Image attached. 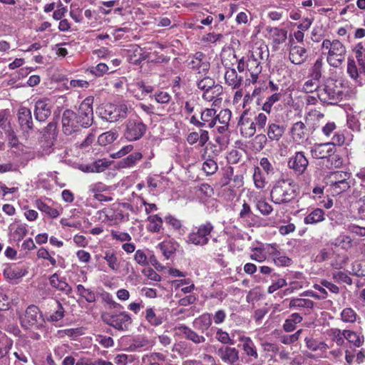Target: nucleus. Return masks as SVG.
Instances as JSON below:
<instances>
[{
    "label": "nucleus",
    "mask_w": 365,
    "mask_h": 365,
    "mask_svg": "<svg viewBox=\"0 0 365 365\" xmlns=\"http://www.w3.org/2000/svg\"><path fill=\"white\" fill-rule=\"evenodd\" d=\"M290 133L292 140L298 144L302 143L307 139V128L304 123L302 121H298L293 124Z\"/></svg>",
    "instance_id": "nucleus-22"
},
{
    "label": "nucleus",
    "mask_w": 365,
    "mask_h": 365,
    "mask_svg": "<svg viewBox=\"0 0 365 365\" xmlns=\"http://www.w3.org/2000/svg\"><path fill=\"white\" fill-rule=\"evenodd\" d=\"M215 339L217 341L223 344L234 345L235 344L231 335L220 328H216Z\"/></svg>",
    "instance_id": "nucleus-42"
},
{
    "label": "nucleus",
    "mask_w": 365,
    "mask_h": 365,
    "mask_svg": "<svg viewBox=\"0 0 365 365\" xmlns=\"http://www.w3.org/2000/svg\"><path fill=\"white\" fill-rule=\"evenodd\" d=\"M213 230L214 226L210 222L193 226L187 235L186 242L195 246H205L210 241V237Z\"/></svg>",
    "instance_id": "nucleus-5"
},
{
    "label": "nucleus",
    "mask_w": 365,
    "mask_h": 365,
    "mask_svg": "<svg viewBox=\"0 0 365 365\" xmlns=\"http://www.w3.org/2000/svg\"><path fill=\"white\" fill-rule=\"evenodd\" d=\"M225 80L228 86L235 88L240 86L242 78L241 77H238L237 73L235 69H228L225 72Z\"/></svg>",
    "instance_id": "nucleus-38"
},
{
    "label": "nucleus",
    "mask_w": 365,
    "mask_h": 365,
    "mask_svg": "<svg viewBox=\"0 0 365 365\" xmlns=\"http://www.w3.org/2000/svg\"><path fill=\"white\" fill-rule=\"evenodd\" d=\"M319 80V79L312 78V79L307 81L303 85V91L306 93H313L314 91H317V95L318 96V89L320 88L318 86Z\"/></svg>",
    "instance_id": "nucleus-56"
},
{
    "label": "nucleus",
    "mask_w": 365,
    "mask_h": 365,
    "mask_svg": "<svg viewBox=\"0 0 365 365\" xmlns=\"http://www.w3.org/2000/svg\"><path fill=\"white\" fill-rule=\"evenodd\" d=\"M166 356L161 353L153 352L150 354L145 355L143 357V361L148 363V365L164 362Z\"/></svg>",
    "instance_id": "nucleus-48"
},
{
    "label": "nucleus",
    "mask_w": 365,
    "mask_h": 365,
    "mask_svg": "<svg viewBox=\"0 0 365 365\" xmlns=\"http://www.w3.org/2000/svg\"><path fill=\"white\" fill-rule=\"evenodd\" d=\"M26 273L24 268L16 265L10 266L4 271L5 277L11 280L19 279L23 277Z\"/></svg>",
    "instance_id": "nucleus-33"
},
{
    "label": "nucleus",
    "mask_w": 365,
    "mask_h": 365,
    "mask_svg": "<svg viewBox=\"0 0 365 365\" xmlns=\"http://www.w3.org/2000/svg\"><path fill=\"white\" fill-rule=\"evenodd\" d=\"M216 110L213 108H205L201 112V123L202 127L212 128L216 125Z\"/></svg>",
    "instance_id": "nucleus-29"
},
{
    "label": "nucleus",
    "mask_w": 365,
    "mask_h": 365,
    "mask_svg": "<svg viewBox=\"0 0 365 365\" xmlns=\"http://www.w3.org/2000/svg\"><path fill=\"white\" fill-rule=\"evenodd\" d=\"M216 122L218 121L222 125H229L232 112L229 109H223L221 110L218 114H216Z\"/></svg>",
    "instance_id": "nucleus-58"
},
{
    "label": "nucleus",
    "mask_w": 365,
    "mask_h": 365,
    "mask_svg": "<svg viewBox=\"0 0 365 365\" xmlns=\"http://www.w3.org/2000/svg\"><path fill=\"white\" fill-rule=\"evenodd\" d=\"M108 66L103 63H100L96 66H91L88 71L96 76H102L108 71Z\"/></svg>",
    "instance_id": "nucleus-57"
},
{
    "label": "nucleus",
    "mask_w": 365,
    "mask_h": 365,
    "mask_svg": "<svg viewBox=\"0 0 365 365\" xmlns=\"http://www.w3.org/2000/svg\"><path fill=\"white\" fill-rule=\"evenodd\" d=\"M253 180L255 182V185L258 189H263L266 185L267 181L264 176V175L260 171L259 168H256L255 169V173L253 175Z\"/></svg>",
    "instance_id": "nucleus-52"
},
{
    "label": "nucleus",
    "mask_w": 365,
    "mask_h": 365,
    "mask_svg": "<svg viewBox=\"0 0 365 365\" xmlns=\"http://www.w3.org/2000/svg\"><path fill=\"white\" fill-rule=\"evenodd\" d=\"M153 344L145 337H140L134 339L130 344L128 350L130 351H140L148 350Z\"/></svg>",
    "instance_id": "nucleus-35"
},
{
    "label": "nucleus",
    "mask_w": 365,
    "mask_h": 365,
    "mask_svg": "<svg viewBox=\"0 0 365 365\" xmlns=\"http://www.w3.org/2000/svg\"><path fill=\"white\" fill-rule=\"evenodd\" d=\"M145 318L152 326H159L163 322V317L158 315L153 308H147L145 311Z\"/></svg>",
    "instance_id": "nucleus-39"
},
{
    "label": "nucleus",
    "mask_w": 365,
    "mask_h": 365,
    "mask_svg": "<svg viewBox=\"0 0 365 365\" xmlns=\"http://www.w3.org/2000/svg\"><path fill=\"white\" fill-rule=\"evenodd\" d=\"M93 96L86 98L80 104L76 114L81 127L88 128L93 122Z\"/></svg>",
    "instance_id": "nucleus-8"
},
{
    "label": "nucleus",
    "mask_w": 365,
    "mask_h": 365,
    "mask_svg": "<svg viewBox=\"0 0 365 365\" xmlns=\"http://www.w3.org/2000/svg\"><path fill=\"white\" fill-rule=\"evenodd\" d=\"M128 108L125 104L114 105L106 103L99 109L102 118L109 122H116L127 117Z\"/></svg>",
    "instance_id": "nucleus-6"
},
{
    "label": "nucleus",
    "mask_w": 365,
    "mask_h": 365,
    "mask_svg": "<svg viewBox=\"0 0 365 365\" xmlns=\"http://www.w3.org/2000/svg\"><path fill=\"white\" fill-rule=\"evenodd\" d=\"M42 316L39 309L35 305H31L26 309L25 314L21 317V323L26 329L41 326Z\"/></svg>",
    "instance_id": "nucleus-13"
},
{
    "label": "nucleus",
    "mask_w": 365,
    "mask_h": 365,
    "mask_svg": "<svg viewBox=\"0 0 365 365\" xmlns=\"http://www.w3.org/2000/svg\"><path fill=\"white\" fill-rule=\"evenodd\" d=\"M96 267L98 271L118 273L120 269V262L117 252L113 249L106 250L102 254L96 255Z\"/></svg>",
    "instance_id": "nucleus-4"
},
{
    "label": "nucleus",
    "mask_w": 365,
    "mask_h": 365,
    "mask_svg": "<svg viewBox=\"0 0 365 365\" xmlns=\"http://www.w3.org/2000/svg\"><path fill=\"white\" fill-rule=\"evenodd\" d=\"M352 51L355 54V58L357 61L365 62V47L362 42H359L352 47Z\"/></svg>",
    "instance_id": "nucleus-55"
},
{
    "label": "nucleus",
    "mask_w": 365,
    "mask_h": 365,
    "mask_svg": "<svg viewBox=\"0 0 365 365\" xmlns=\"http://www.w3.org/2000/svg\"><path fill=\"white\" fill-rule=\"evenodd\" d=\"M302 333V329H299L295 333L290 335H284L280 337V341L286 345L292 344L296 342L299 338L300 334Z\"/></svg>",
    "instance_id": "nucleus-62"
},
{
    "label": "nucleus",
    "mask_w": 365,
    "mask_h": 365,
    "mask_svg": "<svg viewBox=\"0 0 365 365\" xmlns=\"http://www.w3.org/2000/svg\"><path fill=\"white\" fill-rule=\"evenodd\" d=\"M98 219L109 225H118L124 220V215L119 205H113L98 212Z\"/></svg>",
    "instance_id": "nucleus-7"
},
{
    "label": "nucleus",
    "mask_w": 365,
    "mask_h": 365,
    "mask_svg": "<svg viewBox=\"0 0 365 365\" xmlns=\"http://www.w3.org/2000/svg\"><path fill=\"white\" fill-rule=\"evenodd\" d=\"M314 307V302L308 299H292L289 302V307L295 309L307 308L312 309Z\"/></svg>",
    "instance_id": "nucleus-41"
},
{
    "label": "nucleus",
    "mask_w": 365,
    "mask_h": 365,
    "mask_svg": "<svg viewBox=\"0 0 365 365\" xmlns=\"http://www.w3.org/2000/svg\"><path fill=\"white\" fill-rule=\"evenodd\" d=\"M216 354L227 364H233L239 359V351L235 347L222 346L217 350Z\"/></svg>",
    "instance_id": "nucleus-19"
},
{
    "label": "nucleus",
    "mask_w": 365,
    "mask_h": 365,
    "mask_svg": "<svg viewBox=\"0 0 365 365\" xmlns=\"http://www.w3.org/2000/svg\"><path fill=\"white\" fill-rule=\"evenodd\" d=\"M51 287L69 295L72 292V287L66 282L65 277H60L57 273L52 274L49 278Z\"/></svg>",
    "instance_id": "nucleus-23"
},
{
    "label": "nucleus",
    "mask_w": 365,
    "mask_h": 365,
    "mask_svg": "<svg viewBox=\"0 0 365 365\" xmlns=\"http://www.w3.org/2000/svg\"><path fill=\"white\" fill-rule=\"evenodd\" d=\"M104 320L108 324L118 330H127L132 323L130 314L125 312L113 314Z\"/></svg>",
    "instance_id": "nucleus-14"
},
{
    "label": "nucleus",
    "mask_w": 365,
    "mask_h": 365,
    "mask_svg": "<svg viewBox=\"0 0 365 365\" xmlns=\"http://www.w3.org/2000/svg\"><path fill=\"white\" fill-rule=\"evenodd\" d=\"M309 162L303 152H297L288 161V166L297 175H302L307 170Z\"/></svg>",
    "instance_id": "nucleus-18"
},
{
    "label": "nucleus",
    "mask_w": 365,
    "mask_h": 365,
    "mask_svg": "<svg viewBox=\"0 0 365 365\" xmlns=\"http://www.w3.org/2000/svg\"><path fill=\"white\" fill-rule=\"evenodd\" d=\"M285 128L276 123H269L267 129V136L272 141H279L283 136Z\"/></svg>",
    "instance_id": "nucleus-28"
},
{
    "label": "nucleus",
    "mask_w": 365,
    "mask_h": 365,
    "mask_svg": "<svg viewBox=\"0 0 365 365\" xmlns=\"http://www.w3.org/2000/svg\"><path fill=\"white\" fill-rule=\"evenodd\" d=\"M321 50L331 67L339 68L344 63L347 51L345 45L339 40L324 39Z\"/></svg>",
    "instance_id": "nucleus-1"
},
{
    "label": "nucleus",
    "mask_w": 365,
    "mask_h": 365,
    "mask_svg": "<svg viewBox=\"0 0 365 365\" xmlns=\"http://www.w3.org/2000/svg\"><path fill=\"white\" fill-rule=\"evenodd\" d=\"M51 105L48 99L39 100L36 103L34 115L38 121H44L51 115Z\"/></svg>",
    "instance_id": "nucleus-20"
},
{
    "label": "nucleus",
    "mask_w": 365,
    "mask_h": 365,
    "mask_svg": "<svg viewBox=\"0 0 365 365\" xmlns=\"http://www.w3.org/2000/svg\"><path fill=\"white\" fill-rule=\"evenodd\" d=\"M215 84V81L208 76H205L204 78L197 81V88L204 92L213 86Z\"/></svg>",
    "instance_id": "nucleus-63"
},
{
    "label": "nucleus",
    "mask_w": 365,
    "mask_h": 365,
    "mask_svg": "<svg viewBox=\"0 0 365 365\" xmlns=\"http://www.w3.org/2000/svg\"><path fill=\"white\" fill-rule=\"evenodd\" d=\"M146 131V125L140 120H129L125 124V138L129 141L141 138Z\"/></svg>",
    "instance_id": "nucleus-10"
},
{
    "label": "nucleus",
    "mask_w": 365,
    "mask_h": 365,
    "mask_svg": "<svg viewBox=\"0 0 365 365\" xmlns=\"http://www.w3.org/2000/svg\"><path fill=\"white\" fill-rule=\"evenodd\" d=\"M76 288L77 293L88 302H94L96 300V294L93 290L85 288L82 284L77 285Z\"/></svg>",
    "instance_id": "nucleus-47"
},
{
    "label": "nucleus",
    "mask_w": 365,
    "mask_h": 365,
    "mask_svg": "<svg viewBox=\"0 0 365 365\" xmlns=\"http://www.w3.org/2000/svg\"><path fill=\"white\" fill-rule=\"evenodd\" d=\"M310 153L314 158L324 159L333 155L336 153V148L332 143H316L311 147Z\"/></svg>",
    "instance_id": "nucleus-17"
},
{
    "label": "nucleus",
    "mask_w": 365,
    "mask_h": 365,
    "mask_svg": "<svg viewBox=\"0 0 365 365\" xmlns=\"http://www.w3.org/2000/svg\"><path fill=\"white\" fill-rule=\"evenodd\" d=\"M307 56V50L304 47L291 46L289 58L292 63L296 65L302 64L305 61Z\"/></svg>",
    "instance_id": "nucleus-24"
},
{
    "label": "nucleus",
    "mask_w": 365,
    "mask_h": 365,
    "mask_svg": "<svg viewBox=\"0 0 365 365\" xmlns=\"http://www.w3.org/2000/svg\"><path fill=\"white\" fill-rule=\"evenodd\" d=\"M250 56L259 61L267 58L269 56L267 46L263 42L255 43L250 51Z\"/></svg>",
    "instance_id": "nucleus-30"
},
{
    "label": "nucleus",
    "mask_w": 365,
    "mask_h": 365,
    "mask_svg": "<svg viewBox=\"0 0 365 365\" xmlns=\"http://www.w3.org/2000/svg\"><path fill=\"white\" fill-rule=\"evenodd\" d=\"M195 323L199 325L200 329H207L212 324L211 315L210 314H204L195 319Z\"/></svg>",
    "instance_id": "nucleus-59"
},
{
    "label": "nucleus",
    "mask_w": 365,
    "mask_h": 365,
    "mask_svg": "<svg viewBox=\"0 0 365 365\" xmlns=\"http://www.w3.org/2000/svg\"><path fill=\"white\" fill-rule=\"evenodd\" d=\"M62 126L63 131L66 135H71L81 127L76 113L69 109L63 113Z\"/></svg>",
    "instance_id": "nucleus-15"
},
{
    "label": "nucleus",
    "mask_w": 365,
    "mask_h": 365,
    "mask_svg": "<svg viewBox=\"0 0 365 365\" xmlns=\"http://www.w3.org/2000/svg\"><path fill=\"white\" fill-rule=\"evenodd\" d=\"M142 158L143 155L141 153L135 152L132 154H130L128 157L124 158L120 163L122 165V167L123 168L133 167L135 165H136V163L139 162L142 159Z\"/></svg>",
    "instance_id": "nucleus-46"
},
{
    "label": "nucleus",
    "mask_w": 365,
    "mask_h": 365,
    "mask_svg": "<svg viewBox=\"0 0 365 365\" xmlns=\"http://www.w3.org/2000/svg\"><path fill=\"white\" fill-rule=\"evenodd\" d=\"M257 208L263 215H269L273 210L272 205L264 200H260L257 202Z\"/></svg>",
    "instance_id": "nucleus-64"
},
{
    "label": "nucleus",
    "mask_w": 365,
    "mask_h": 365,
    "mask_svg": "<svg viewBox=\"0 0 365 365\" xmlns=\"http://www.w3.org/2000/svg\"><path fill=\"white\" fill-rule=\"evenodd\" d=\"M238 127L241 134L245 138H250L256 133L257 128L250 109L243 110L238 122Z\"/></svg>",
    "instance_id": "nucleus-11"
},
{
    "label": "nucleus",
    "mask_w": 365,
    "mask_h": 365,
    "mask_svg": "<svg viewBox=\"0 0 365 365\" xmlns=\"http://www.w3.org/2000/svg\"><path fill=\"white\" fill-rule=\"evenodd\" d=\"M324 220V212L320 208L314 209L304 219V222L306 225H314Z\"/></svg>",
    "instance_id": "nucleus-34"
},
{
    "label": "nucleus",
    "mask_w": 365,
    "mask_h": 365,
    "mask_svg": "<svg viewBox=\"0 0 365 365\" xmlns=\"http://www.w3.org/2000/svg\"><path fill=\"white\" fill-rule=\"evenodd\" d=\"M18 119L20 126L24 130H29L32 129L33 122L31 112L30 109L21 107L18 111Z\"/></svg>",
    "instance_id": "nucleus-25"
},
{
    "label": "nucleus",
    "mask_w": 365,
    "mask_h": 365,
    "mask_svg": "<svg viewBox=\"0 0 365 365\" xmlns=\"http://www.w3.org/2000/svg\"><path fill=\"white\" fill-rule=\"evenodd\" d=\"M187 66L195 73L206 76L210 65L207 56L202 52H197L187 63Z\"/></svg>",
    "instance_id": "nucleus-12"
},
{
    "label": "nucleus",
    "mask_w": 365,
    "mask_h": 365,
    "mask_svg": "<svg viewBox=\"0 0 365 365\" xmlns=\"http://www.w3.org/2000/svg\"><path fill=\"white\" fill-rule=\"evenodd\" d=\"M273 262L277 266L286 267L289 266L292 263V259L282 254L280 252H273Z\"/></svg>",
    "instance_id": "nucleus-51"
},
{
    "label": "nucleus",
    "mask_w": 365,
    "mask_h": 365,
    "mask_svg": "<svg viewBox=\"0 0 365 365\" xmlns=\"http://www.w3.org/2000/svg\"><path fill=\"white\" fill-rule=\"evenodd\" d=\"M56 304L57 305L56 311L51 314L47 320L52 322H56L62 319L64 317V309L62 304L58 301H55Z\"/></svg>",
    "instance_id": "nucleus-54"
},
{
    "label": "nucleus",
    "mask_w": 365,
    "mask_h": 365,
    "mask_svg": "<svg viewBox=\"0 0 365 365\" xmlns=\"http://www.w3.org/2000/svg\"><path fill=\"white\" fill-rule=\"evenodd\" d=\"M260 63L261 62L256 60V58L247 56V57H242L239 61L237 69L240 72H243L247 70L250 73L251 78L249 79V81L254 84L257 83L258 76L262 71Z\"/></svg>",
    "instance_id": "nucleus-9"
},
{
    "label": "nucleus",
    "mask_w": 365,
    "mask_h": 365,
    "mask_svg": "<svg viewBox=\"0 0 365 365\" xmlns=\"http://www.w3.org/2000/svg\"><path fill=\"white\" fill-rule=\"evenodd\" d=\"M118 137V134L113 131H108L98 136V143L101 145H107L113 143Z\"/></svg>",
    "instance_id": "nucleus-49"
},
{
    "label": "nucleus",
    "mask_w": 365,
    "mask_h": 365,
    "mask_svg": "<svg viewBox=\"0 0 365 365\" xmlns=\"http://www.w3.org/2000/svg\"><path fill=\"white\" fill-rule=\"evenodd\" d=\"M128 60L134 64H138L147 58L146 53L138 45H132L128 50Z\"/></svg>",
    "instance_id": "nucleus-27"
},
{
    "label": "nucleus",
    "mask_w": 365,
    "mask_h": 365,
    "mask_svg": "<svg viewBox=\"0 0 365 365\" xmlns=\"http://www.w3.org/2000/svg\"><path fill=\"white\" fill-rule=\"evenodd\" d=\"M223 92V88L220 84L215 83L213 86L205 91L202 94V98L208 102L212 101L215 106L219 105L222 101L220 97Z\"/></svg>",
    "instance_id": "nucleus-21"
},
{
    "label": "nucleus",
    "mask_w": 365,
    "mask_h": 365,
    "mask_svg": "<svg viewBox=\"0 0 365 365\" xmlns=\"http://www.w3.org/2000/svg\"><path fill=\"white\" fill-rule=\"evenodd\" d=\"M303 317L301 314L299 313H293L285 319L282 326L283 329L286 332H292L295 330L297 324L301 323Z\"/></svg>",
    "instance_id": "nucleus-32"
},
{
    "label": "nucleus",
    "mask_w": 365,
    "mask_h": 365,
    "mask_svg": "<svg viewBox=\"0 0 365 365\" xmlns=\"http://www.w3.org/2000/svg\"><path fill=\"white\" fill-rule=\"evenodd\" d=\"M357 314L351 308H345L341 313V319L346 323H354L356 320Z\"/></svg>",
    "instance_id": "nucleus-53"
},
{
    "label": "nucleus",
    "mask_w": 365,
    "mask_h": 365,
    "mask_svg": "<svg viewBox=\"0 0 365 365\" xmlns=\"http://www.w3.org/2000/svg\"><path fill=\"white\" fill-rule=\"evenodd\" d=\"M347 73L356 82H359L365 76V62L357 61L351 56L347 58Z\"/></svg>",
    "instance_id": "nucleus-16"
},
{
    "label": "nucleus",
    "mask_w": 365,
    "mask_h": 365,
    "mask_svg": "<svg viewBox=\"0 0 365 365\" xmlns=\"http://www.w3.org/2000/svg\"><path fill=\"white\" fill-rule=\"evenodd\" d=\"M305 341L307 346L312 351L322 350L327 348V345L324 342L317 341L311 338H306Z\"/></svg>",
    "instance_id": "nucleus-61"
},
{
    "label": "nucleus",
    "mask_w": 365,
    "mask_h": 365,
    "mask_svg": "<svg viewBox=\"0 0 365 365\" xmlns=\"http://www.w3.org/2000/svg\"><path fill=\"white\" fill-rule=\"evenodd\" d=\"M36 207L41 212L46 214L48 216L52 218H56L60 215V212L57 209L48 206L41 200L36 201Z\"/></svg>",
    "instance_id": "nucleus-40"
},
{
    "label": "nucleus",
    "mask_w": 365,
    "mask_h": 365,
    "mask_svg": "<svg viewBox=\"0 0 365 365\" xmlns=\"http://www.w3.org/2000/svg\"><path fill=\"white\" fill-rule=\"evenodd\" d=\"M344 96V87L341 82L331 78L318 89V98L323 103L336 104Z\"/></svg>",
    "instance_id": "nucleus-3"
},
{
    "label": "nucleus",
    "mask_w": 365,
    "mask_h": 365,
    "mask_svg": "<svg viewBox=\"0 0 365 365\" xmlns=\"http://www.w3.org/2000/svg\"><path fill=\"white\" fill-rule=\"evenodd\" d=\"M242 346L243 351L247 356L253 357L254 359L258 357L256 346L250 337L242 343Z\"/></svg>",
    "instance_id": "nucleus-45"
},
{
    "label": "nucleus",
    "mask_w": 365,
    "mask_h": 365,
    "mask_svg": "<svg viewBox=\"0 0 365 365\" xmlns=\"http://www.w3.org/2000/svg\"><path fill=\"white\" fill-rule=\"evenodd\" d=\"M147 230L149 232L158 233L163 229V221L158 215H150L148 219Z\"/></svg>",
    "instance_id": "nucleus-36"
},
{
    "label": "nucleus",
    "mask_w": 365,
    "mask_h": 365,
    "mask_svg": "<svg viewBox=\"0 0 365 365\" xmlns=\"http://www.w3.org/2000/svg\"><path fill=\"white\" fill-rule=\"evenodd\" d=\"M175 329L182 334L185 338L191 340L195 344L204 343L205 341V338L203 336L199 335L186 326H180Z\"/></svg>",
    "instance_id": "nucleus-31"
},
{
    "label": "nucleus",
    "mask_w": 365,
    "mask_h": 365,
    "mask_svg": "<svg viewBox=\"0 0 365 365\" xmlns=\"http://www.w3.org/2000/svg\"><path fill=\"white\" fill-rule=\"evenodd\" d=\"M350 175L347 173H344V178L341 180L332 181L330 184L332 193L339 195L348 190L350 188V182L348 181Z\"/></svg>",
    "instance_id": "nucleus-26"
},
{
    "label": "nucleus",
    "mask_w": 365,
    "mask_h": 365,
    "mask_svg": "<svg viewBox=\"0 0 365 365\" xmlns=\"http://www.w3.org/2000/svg\"><path fill=\"white\" fill-rule=\"evenodd\" d=\"M344 337L356 347H359L364 341L363 336L351 330H344Z\"/></svg>",
    "instance_id": "nucleus-43"
},
{
    "label": "nucleus",
    "mask_w": 365,
    "mask_h": 365,
    "mask_svg": "<svg viewBox=\"0 0 365 365\" xmlns=\"http://www.w3.org/2000/svg\"><path fill=\"white\" fill-rule=\"evenodd\" d=\"M287 31L282 29L273 28L270 29V35L273 42L276 44H280L287 39Z\"/></svg>",
    "instance_id": "nucleus-44"
},
{
    "label": "nucleus",
    "mask_w": 365,
    "mask_h": 365,
    "mask_svg": "<svg viewBox=\"0 0 365 365\" xmlns=\"http://www.w3.org/2000/svg\"><path fill=\"white\" fill-rule=\"evenodd\" d=\"M282 98V94L280 93H274L270 96H269L264 103L262 106V110L267 113H269L271 112V109L272 106L280 101Z\"/></svg>",
    "instance_id": "nucleus-50"
},
{
    "label": "nucleus",
    "mask_w": 365,
    "mask_h": 365,
    "mask_svg": "<svg viewBox=\"0 0 365 365\" xmlns=\"http://www.w3.org/2000/svg\"><path fill=\"white\" fill-rule=\"evenodd\" d=\"M202 168L207 175H212L217 171L218 166L214 160L207 159L203 163Z\"/></svg>",
    "instance_id": "nucleus-60"
},
{
    "label": "nucleus",
    "mask_w": 365,
    "mask_h": 365,
    "mask_svg": "<svg viewBox=\"0 0 365 365\" xmlns=\"http://www.w3.org/2000/svg\"><path fill=\"white\" fill-rule=\"evenodd\" d=\"M297 195V185L292 179L277 180L270 191L271 200L278 205L287 204Z\"/></svg>",
    "instance_id": "nucleus-2"
},
{
    "label": "nucleus",
    "mask_w": 365,
    "mask_h": 365,
    "mask_svg": "<svg viewBox=\"0 0 365 365\" xmlns=\"http://www.w3.org/2000/svg\"><path fill=\"white\" fill-rule=\"evenodd\" d=\"M28 233V230L24 225H18L10 227V240L14 242L21 241Z\"/></svg>",
    "instance_id": "nucleus-37"
}]
</instances>
